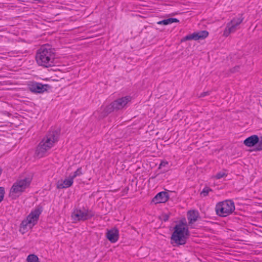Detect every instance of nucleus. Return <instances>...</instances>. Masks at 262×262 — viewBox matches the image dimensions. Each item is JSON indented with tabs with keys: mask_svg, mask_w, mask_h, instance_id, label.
Wrapping results in <instances>:
<instances>
[{
	"mask_svg": "<svg viewBox=\"0 0 262 262\" xmlns=\"http://www.w3.org/2000/svg\"><path fill=\"white\" fill-rule=\"evenodd\" d=\"M42 211L41 206H38L27 216L26 219L22 221L19 227V231L24 234L29 229H31L38 222L39 216Z\"/></svg>",
	"mask_w": 262,
	"mask_h": 262,
	"instance_id": "nucleus-4",
	"label": "nucleus"
},
{
	"mask_svg": "<svg viewBox=\"0 0 262 262\" xmlns=\"http://www.w3.org/2000/svg\"><path fill=\"white\" fill-rule=\"evenodd\" d=\"M244 18L242 16L233 18L230 23H229L224 31V35L228 36L230 33L234 32L238 28L239 25L243 21Z\"/></svg>",
	"mask_w": 262,
	"mask_h": 262,
	"instance_id": "nucleus-8",
	"label": "nucleus"
},
{
	"mask_svg": "<svg viewBox=\"0 0 262 262\" xmlns=\"http://www.w3.org/2000/svg\"><path fill=\"white\" fill-rule=\"evenodd\" d=\"M208 35V32L206 31H201L199 32H194L191 34H189L183 38L182 41L189 40H197L202 39L207 37Z\"/></svg>",
	"mask_w": 262,
	"mask_h": 262,
	"instance_id": "nucleus-11",
	"label": "nucleus"
},
{
	"mask_svg": "<svg viewBox=\"0 0 262 262\" xmlns=\"http://www.w3.org/2000/svg\"><path fill=\"white\" fill-rule=\"evenodd\" d=\"M59 132L57 130L49 132L42 139L36 148L35 154L38 158L43 157L46 153L57 142Z\"/></svg>",
	"mask_w": 262,
	"mask_h": 262,
	"instance_id": "nucleus-2",
	"label": "nucleus"
},
{
	"mask_svg": "<svg viewBox=\"0 0 262 262\" xmlns=\"http://www.w3.org/2000/svg\"><path fill=\"white\" fill-rule=\"evenodd\" d=\"M106 237L112 243H115L118 239L119 231L116 228L108 230L106 233Z\"/></svg>",
	"mask_w": 262,
	"mask_h": 262,
	"instance_id": "nucleus-13",
	"label": "nucleus"
},
{
	"mask_svg": "<svg viewBox=\"0 0 262 262\" xmlns=\"http://www.w3.org/2000/svg\"><path fill=\"white\" fill-rule=\"evenodd\" d=\"M49 88L48 84H42L36 82H31L28 84L29 90L34 93H43Z\"/></svg>",
	"mask_w": 262,
	"mask_h": 262,
	"instance_id": "nucleus-10",
	"label": "nucleus"
},
{
	"mask_svg": "<svg viewBox=\"0 0 262 262\" xmlns=\"http://www.w3.org/2000/svg\"><path fill=\"white\" fill-rule=\"evenodd\" d=\"M258 142V136L254 135L246 138L244 141V144L248 147H253L254 146L255 147L257 145Z\"/></svg>",
	"mask_w": 262,
	"mask_h": 262,
	"instance_id": "nucleus-14",
	"label": "nucleus"
},
{
	"mask_svg": "<svg viewBox=\"0 0 262 262\" xmlns=\"http://www.w3.org/2000/svg\"><path fill=\"white\" fill-rule=\"evenodd\" d=\"M179 21V20L176 18H169L159 21L157 23V24L159 25H167L173 23H178Z\"/></svg>",
	"mask_w": 262,
	"mask_h": 262,
	"instance_id": "nucleus-17",
	"label": "nucleus"
},
{
	"mask_svg": "<svg viewBox=\"0 0 262 262\" xmlns=\"http://www.w3.org/2000/svg\"><path fill=\"white\" fill-rule=\"evenodd\" d=\"M167 164H168V162H167L162 161L160 163L159 168H161L163 166H165Z\"/></svg>",
	"mask_w": 262,
	"mask_h": 262,
	"instance_id": "nucleus-25",
	"label": "nucleus"
},
{
	"mask_svg": "<svg viewBox=\"0 0 262 262\" xmlns=\"http://www.w3.org/2000/svg\"><path fill=\"white\" fill-rule=\"evenodd\" d=\"M82 174L81 168H79L73 174L70 175V177L73 180L77 176H79Z\"/></svg>",
	"mask_w": 262,
	"mask_h": 262,
	"instance_id": "nucleus-20",
	"label": "nucleus"
},
{
	"mask_svg": "<svg viewBox=\"0 0 262 262\" xmlns=\"http://www.w3.org/2000/svg\"><path fill=\"white\" fill-rule=\"evenodd\" d=\"M189 235L188 228L183 224L175 226L171 239L178 245H184Z\"/></svg>",
	"mask_w": 262,
	"mask_h": 262,
	"instance_id": "nucleus-5",
	"label": "nucleus"
},
{
	"mask_svg": "<svg viewBox=\"0 0 262 262\" xmlns=\"http://www.w3.org/2000/svg\"><path fill=\"white\" fill-rule=\"evenodd\" d=\"M253 150L255 151L262 150V136L258 137L257 145H256Z\"/></svg>",
	"mask_w": 262,
	"mask_h": 262,
	"instance_id": "nucleus-18",
	"label": "nucleus"
},
{
	"mask_svg": "<svg viewBox=\"0 0 262 262\" xmlns=\"http://www.w3.org/2000/svg\"><path fill=\"white\" fill-rule=\"evenodd\" d=\"M5 190L3 187H0V202L2 201L4 196Z\"/></svg>",
	"mask_w": 262,
	"mask_h": 262,
	"instance_id": "nucleus-22",
	"label": "nucleus"
},
{
	"mask_svg": "<svg viewBox=\"0 0 262 262\" xmlns=\"http://www.w3.org/2000/svg\"><path fill=\"white\" fill-rule=\"evenodd\" d=\"M31 181V179L30 178H25L24 179L17 181L13 184L10 189V196L12 199L19 196L29 187Z\"/></svg>",
	"mask_w": 262,
	"mask_h": 262,
	"instance_id": "nucleus-6",
	"label": "nucleus"
},
{
	"mask_svg": "<svg viewBox=\"0 0 262 262\" xmlns=\"http://www.w3.org/2000/svg\"><path fill=\"white\" fill-rule=\"evenodd\" d=\"M239 68V66L235 67L234 68H233V69H232L231 70V71L232 73H234L236 71H238Z\"/></svg>",
	"mask_w": 262,
	"mask_h": 262,
	"instance_id": "nucleus-26",
	"label": "nucleus"
},
{
	"mask_svg": "<svg viewBox=\"0 0 262 262\" xmlns=\"http://www.w3.org/2000/svg\"><path fill=\"white\" fill-rule=\"evenodd\" d=\"M169 199L167 192L162 191L158 193L152 199V202L157 203L166 202Z\"/></svg>",
	"mask_w": 262,
	"mask_h": 262,
	"instance_id": "nucleus-12",
	"label": "nucleus"
},
{
	"mask_svg": "<svg viewBox=\"0 0 262 262\" xmlns=\"http://www.w3.org/2000/svg\"><path fill=\"white\" fill-rule=\"evenodd\" d=\"M130 97L129 96L119 98L106 107H101L98 111L94 114L96 116H98L101 118H103L113 111H117L124 108L130 101Z\"/></svg>",
	"mask_w": 262,
	"mask_h": 262,
	"instance_id": "nucleus-3",
	"label": "nucleus"
},
{
	"mask_svg": "<svg viewBox=\"0 0 262 262\" xmlns=\"http://www.w3.org/2000/svg\"><path fill=\"white\" fill-rule=\"evenodd\" d=\"M92 214H90L88 211L83 209H75L72 214V217L75 222L85 221L90 219Z\"/></svg>",
	"mask_w": 262,
	"mask_h": 262,
	"instance_id": "nucleus-9",
	"label": "nucleus"
},
{
	"mask_svg": "<svg viewBox=\"0 0 262 262\" xmlns=\"http://www.w3.org/2000/svg\"><path fill=\"white\" fill-rule=\"evenodd\" d=\"M73 183V179L69 176L68 179L64 180H60L57 182V188L58 189L66 188L70 187Z\"/></svg>",
	"mask_w": 262,
	"mask_h": 262,
	"instance_id": "nucleus-15",
	"label": "nucleus"
},
{
	"mask_svg": "<svg viewBox=\"0 0 262 262\" xmlns=\"http://www.w3.org/2000/svg\"><path fill=\"white\" fill-rule=\"evenodd\" d=\"M55 52L49 45L41 46L36 54V60L38 65L48 68L54 64Z\"/></svg>",
	"mask_w": 262,
	"mask_h": 262,
	"instance_id": "nucleus-1",
	"label": "nucleus"
},
{
	"mask_svg": "<svg viewBox=\"0 0 262 262\" xmlns=\"http://www.w3.org/2000/svg\"><path fill=\"white\" fill-rule=\"evenodd\" d=\"M168 217H169V216H168V215H165L164 216V221H167V220H168Z\"/></svg>",
	"mask_w": 262,
	"mask_h": 262,
	"instance_id": "nucleus-27",
	"label": "nucleus"
},
{
	"mask_svg": "<svg viewBox=\"0 0 262 262\" xmlns=\"http://www.w3.org/2000/svg\"><path fill=\"white\" fill-rule=\"evenodd\" d=\"M211 191L212 190L210 188L206 187L204 188L201 191V195H202L203 196H206L208 194L209 192Z\"/></svg>",
	"mask_w": 262,
	"mask_h": 262,
	"instance_id": "nucleus-21",
	"label": "nucleus"
},
{
	"mask_svg": "<svg viewBox=\"0 0 262 262\" xmlns=\"http://www.w3.org/2000/svg\"><path fill=\"white\" fill-rule=\"evenodd\" d=\"M27 260L28 262H39L38 257L35 254L29 255Z\"/></svg>",
	"mask_w": 262,
	"mask_h": 262,
	"instance_id": "nucleus-19",
	"label": "nucleus"
},
{
	"mask_svg": "<svg viewBox=\"0 0 262 262\" xmlns=\"http://www.w3.org/2000/svg\"><path fill=\"white\" fill-rule=\"evenodd\" d=\"M225 176H226V174L224 172H220L215 175V177L217 179H220Z\"/></svg>",
	"mask_w": 262,
	"mask_h": 262,
	"instance_id": "nucleus-23",
	"label": "nucleus"
},
{
	"mask_svg": "<svg viewBox=\"0 0 262 262\" xmlns=\"http://www.w3.org/2000/svg\"><path fill=\"white\" fill-rule=\"evenodd\" d=\"M209 95V92H205L202 93L199 96V98L204 97L207 95Z\"/></svg>",
	"mask_w": 262,
	"mask_h": 262,
	"instance_id": "nucleus-24",
	"label": "nucleus"
},
{
	"mask_svg": "<svg viewBox=\"0 0 262 262\" xmlns=\"http://www.w3.org/2000/svg\"><path fill=\"white\" fill-rule=\"evenodd\" d=\"M235 210L234 202L231 200H227L217 203L215 207V211L221 216H226Z\"/></svg>",
	"mask_w": 262,
	"mask_h": 262,
	"instance_id": "nucleus-7",
	"label": "nucleus"
},
{
	"mask_svg": "<svg viewBox=\"0 0 262 262\" xmlns=\"http://www.w3.org/2000/svg\"><path fill=\"white\" fill-rule=\"evenodd\" d=\"M199 213L196 211L191 210L188 212L187 218L189 224H193L198 220Z\"/></svg>",
	"mask_w": 262,
	"mask_h": 262,
	"instance_id": "nucleus-16",
	"label": "nucleus"
}]
</instances>
